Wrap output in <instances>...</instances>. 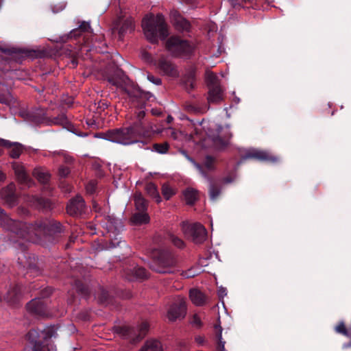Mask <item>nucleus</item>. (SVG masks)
I'll return each instance as SVG.
<instances>
[{"label": "nucleus", "instance_id": "obj_29", "mask_svg": "<svg viewBox=\"0 0 351 351\" xmlns=\"http://www.w3.org/2000/svg\"><path fill=\"white\" fill-rule=\"evenodd\" d=\"M32 174L35 178L42 184L45 189H48V182L50 180V174L41 167H36L34 169Z\"/></svg>", "mask_w": 351, "mask_h": 351}, {"label": "nucleus", "instance_id": "obj_18", "mask_svg": "<svg viewBox=\"0 0 351 351\" xmlns=\"http://www.w3.org/2000/svg\"><path fill=\"white\" fill-rule=\"evenodd\" d=\"M134 28V21L132 18L124 20L119 19L114 24L113 31L118 33L119 39H122L127 32H132Z\"/></svg>", "mask_w": 351, "mask_h": 351}, {"label": "nucleus", "instance_id": "obj_61", "mask_svg": "<svg viewBox=\"0 0 351 351\" xmlns=\"http://www.w3.org/2000/svg\"><path fill=\"white\" fill-rule=\"evenodd\" d=\"M93 208L96 213H101V208L95 203L93 204Z\"/></svg>", "mask_w": 351, "mask_h": 351}, {"label": "nucleus", "instance_id": "obj_22", "mask_svg": "<svg viewBox=\"0 0 351 351\" xmlns=\"http://www.w3.org/2000/svg\"><path fill=\"white\" fill-rule=\"evenodd\" d=\"M15 184L10 183L6 187L0 191L1 198L10 206H13L17 200V196L15 193Z\"/></svg>", "mask_w": 351, "mask_h": 351}, {"label": "nucleus", "instance_id": "obj_2", "mask_svg": "<svg viewBox=\"0 0 351 351\" xmlns=\"http://www.w3.org/2000/svg\"><path fill=\"white\" fill-rule=\"evenodd\" d=\"M0 227L11 232L19 239L34 234L38 238L50 243L57 242L64 233L62 223L53 219H45L34 223L13 220L0 208Z\"/></svg>", "mask_w": 351, "mask_h": 351}, {"label": "nucleus", "instance_id": "obj_6", "mask_svg": "<svg viewBox=\"0 0 351 351\" xmlns=\"http://www.w3.org/2000/svg\"><path fill=\"white\" fill-rule=\"evenodd\" d=\"M166 48L172 56L189 59L194 54L195 47L187 40L179 36H171L166 42Z\"/></svg>", "mask_w": 351, "mask_h": 351}, {"label": "nucleus", "instance_id": "obj_25", "mask_svg": "<svg viewBox=\"0 0 351 351\" xmlns=\"http://www.w3.org/2000/svg\"><path fill=\"white\" fill-rule=\"evenodd\" d=\"M173 24L175 28L180 32H189L191 30V23L179 13L176 12L173 15Z\"/></svg>", "mask_w": 351, "mask_h": 351}, {"label": "nucleus", "instance_id": "obj_8", "mask_svg": "<svg viewBox=\"0 0 351 351\" xmlns=\"http://www.w3.org/2000/svg\"><path fill=\"white\" fill-rule=\"evenodd\" d=\"M149 328L148 323L143 322L137 328L128 326H118L116 328V332L123 338L128 339L131 343L135 344L141 341L146 336Z\"/></svg>", "mask_w": 351, "mask_h": 351}, {"label": "nucleus", "instance_id": "obj_60", "mask_svg": "<svg viewBox=\"0 0 351 351\" xmlns=\"http://www.w3.org/2000/svg\"><path fill=\"white\" fill-rule=\"evenodd\" d=\"M93 208L96 213H101V208L95 203L93 204Z\"/></svg>", "mask_w": 351, "mask_h": 351}, {"label": "nucleus", "instance_id": "obj_31", "mask_svg": "<svg viewBox=\"0 0 351 351\" xmlns=\"http://www.w3.org/2000/svg\"><path fill=\"white\" fill-rule=\"evenodd\" d=\"M189 297L192 302L196 306H202L206 303L205 295L197 289L190 290Z\"/></svg>", "mask_w": 351, "mask_h": 351}, {"label": "nucleus", "instance_id": "obj_21", "mask_svg": "<svg viewBox=\"0 0 351 351\" xmlns=\"http://www.w3.org/2000/svg\"><path fill=\"white\" fill-rule=\"evenodd\" d=\"M0 145L8 149L9 156L14 159L19 158L23 152L24 147L22 144L8 140L0 139Z\"/></svg>", "mask_w": 351, "mask_h": 351}, {"label": "nucleus", "instance_id": "obj_10", "mask_svg": "<svg viewBox=\"0 0 351 351\" xmlns=\"http://www.w3.org/2000/svg\"><path fill=\"white\" fill-rule=\"evenodd\" d=\"M182 230L184 234L191 237L195 243H203L207 237V230L203 225L199 223L193 224L182 222Z\"/></svg>", "mask_w": 351, "mask_h": 351}, {"label": "nucleus", "instance_id": "obj_23", "mask_svg": "<svg viewBox=\"0 0 351 351\" xmlns=\"http://www.w3.org/2000/svg\"><path fill=\"white\" fill-rule=\"evenodd\" d=\"M196 68L190 66L182 78V82L186 90L190 93L195 88Z\"/></svg>", "mask_w": 351, "mask_h": 351}, {"label": "nucleus", "instance_id": "obj_46", "mask_svg": "<svg viewBox=\"0 0 351 351\" xmlns=\"http://www.w3.org/2000/svg\"><path fill=\"white\" fill-rule=\"evenodd\" d=\"M169 239L175 246L179 248H182L184 245V241L181 239L172 234L169 235Z\"/></svg>", "mask_w": 351, "mask_h": 351}, {"label": "nucleus", "instance_id": "obj_35", "mask_svg": "<svg viewBox=\"0 0 351 351\" xmlns=\"http://www.w3.org/2000/svg\"><path fill=\"white\" fill-rule=\"evenodd\" d=\"M139 351H163L161 343L158 340H147Z\"/></svg>", "mask_w": 351, "mask_h": 351}, {"label": "nucleus", "instance_id": "obj_5", "mask_svg": "<svg viewBox=\"0 0 351 351\" xmlns=\"http://www.w3.org/2000/svg\"><path fill=\"white\" fill-rule=\"evenodd\" d=\"M176 255L168 250H157L153 252L149 268L158 274H173L177 270Z\"/></svg>", "mask_w": 351, "mask_h": 351}, {"label": "nucleus", "instance_id": "obj_9", "mask_svg": "<svg viewBox=\"0 0 351 351\" xmlns=\"http://www.w3.org/2000/svg\"><path fill=\"white\" fill-rule=\"evenodd\" d=\"M208 105L219 104L224 99V90L221 86L216 75L211 74L208 76Z\"/></svg>", "mask_w": 351, "mask_h": 351}, {"label": "nucleus", "instance_id": "obj_62", "mask_svg": "<svg viewBox=\"0 0 351 351\" xmlns=\"http://www.w3.org/2000/svg\"><path fill=\"white\" fill-rule=\"evenodd\" d=\"M5 178V174L0 170V181H3Z\"/></svg>", "mask_w": 351, "mask_h": 351}, {"label": "nucleus", "instance_id": "obj_54", "mask_svg": "<svg viewBox=\"0 0 351 351\" xmlns=\"http://www.w3.org/2000/svg\"><path fill=\"white\" fill-rule=\"evenodd\" d=\"M234 177L232 175H228L223 178V182L226 184L231 183L234 181Z\"/></svg>", "mask_w": 351, "mask_h": 351}, {"label": "nucleus", "instance_id": "obj_16", "mask_svg": "<svg viewBox=\"0 0 351 351\" xmlns=\"http://www.w3.org/2000/svg\"><path fill=\"white\" fill-rule=\"evenodd\" d=\"M26 118L29 121L36 125L40 124L47 125L49 117H47V110L45 108H39L27 112Z\"/></svg>", "mask_w": 351, "mask_h": 351}, {"label": "nucleus", "instance_id": "obj_63", "mask_svg": "<svg viewBox=\"0 0 351 351\" xmlns=\"http://www.w3.org/2000/svg\"><path fill=\"white\" fill-rule=\"evenodd\" d=\"M173 121V117L171 115H169L167 118V121L168 123H171Z\"/></svg>", "mask_w": 351, "mask_h": 351}, {"label": "nucleus", "instance_id": "obj_51", "mask_svg": "<svg viewBox=\"0 0 351 351\" xmlns=\"http://www.w3.org/2000/svg\"><path fill=\"white\" fill-rule=\"evenodd\" d=\"M147 80L156 85H160L162 83V80L160 78L155 77L151 73L147 74Z\"/></svg>", "mask_w": 351, "mask_h": 351}, {"label": "nucleus", "instance_id": "obj_20", "mask_svg": "<svg viewBox=\"0 0 351 351\" xmlns=\"http://www.w3.org/2000/svg\"><path fill=\"white\" fill-rule=\"evenodd\" d=\"M27 202L34 208L47 211L52 209V202L48 198L38 195H31L27 199Z\"/></svg>", "mask_w": 351, "mask_h": 351}, {"label": "nucleus", "instance_id": "obj_48", "mask_svg": "<svg viewBox=\"0 0 351 351\" xmlns=\"http://www.w3.org/2000/svg\"><path fill=\"white\" fill-rule=\"evenodd\" d=\"M27 273H30L31 274L34 275H38L41 274V271L40 269V267L36 264L29 263L28 266Z\"/></svg>", "mask_w": 351, "mask_h": 351}, {"label": "nucleus", "instance_id": "obj_37", "mask_svg": "<svg viewBox=\"0 0 351 351\" xmlns=\"http://www.w3.org/2000/svg\"><path fill=\"white\" fill-rule=\"evenodd\" d=\"M69 123L66 116L63 113L59 114L57 117H49L47 125H65Z\"/></svg>", "mask_w": 351, "mask_h": 351}, {"label": "nucleus", "instance_id": "obj_24", "mask_svg": "<svg viewBox=\"0 0 351 351\" xmlns=\"http://www.w3.org/2000/svg\"><path fill=\"white\" fill-rule=\"evenodd\" d=\"M21 295V287L16 284L10 287L6 294L3 296V299L10 304H15L19 301Z\"/></svg>", "mask_w": 351, "mask_h": 351}, {"label": "nucleus", "instance_id": "obj_45", "mask_svg": "<svg viewBox=\"0 0 351 351\" xmlns=\"http://www.w3.org/2000/svg\"><path fill=\"white\" fill-rule=\"evenodd\" d=\"M162 194L166 199H169L175 193L169 185L165 184L162 186Z\"/></svg>", "mask_w": 351, "mask_h": 351}, {"label": "nucleus", "instance_id": "obj_1", "mask_svg": "<svg viewBox=\"0 0 351 351\" xmlns=\"http://www.w3.org/2000/svg\"><path fill=\"white\" fill-rule=\"evenodd\" d=\"M106 78L110 84L122 89L131 98L134 105L138 106V109L134 112L136 119L130 125L108 130L106 132L99 133V136L106 140L123 145L138 142L139 139L148 134L143 121L145 116L143 108L145 104V99L147 97L145 93L139 88H128L130 83L129 78L121 69H115L112 73L108 74Z\"/></svg>", "mask_w": 351, "mask_h": 351}, {"label": "nucleus", "instance_id": "obj_58", "mask_svg": "<svg viewBox=\"0 0 351 351\" xmlns=\"http://www.w3.org/2000/svg\"><path fill=\"white\" fill-rule=\"evenodd\" d=\"M152 114L154 116H160L162 114V111L160 109L153 108L152 110Z\"/></svg>", "mask_w": 351, "mask_h": 351}, {"label": "nucleus", "instance_id": "obj_42", "mask_svg": "<svg viewBox=\"0 0 351 351\" xmlns=\"http://www.w3.org/2000/svg\"><path fill=\"white\" fill-rule=\"evenodd\" d=\"M169 147V144L167 141L156 143L152 145V151H154L160 154H165L168 153Z\"/></svg>", "mask_w": 351, "mask_h": 351}, {"label": "nucleus", "instance_id": "obj_30", "mask_svg": "<svg viewBox=\"0 0 351 351\" xmlns=\"http://www.w3.org/2000/svg\"><path fill=\"white\" fill-rule=\"evenodd\" d=\"M82 33H93V29L90 27V23L86 21H82L80 25L77 28L73 29L70 34V38H78Z\"/></svg>", "mask_w": 351, "mask_h": 351}, {"label": "nucleus", "instance_id": "obj_14", "mask_svg": "<svg viewBox=\"0 0 351 351\" xmlns=\"http://www.w3.org/2000/svg\"><path fill=\"white\" fill-rule=\"evenodd\" d=\"M86 205L82 197L77 195L72 198L66 206V212L74 217L81 215L85 212Z\"/></svg>", "mask_w": 351, "mask_h": 351}, {"label": "nucleus", "instance_id": "obj_19", "mask_svg": "<svg viewBox=\"0 0 351 351\" xmlns=\"http://www.w3.org/2000/svg\"><path fill=\"white\" fill-rule=\"evenodd\" d=\"M157 67L165 74L170 77L178 76L176 66L170 60L164 57H160L157 62Z\"/></svg>", "mask_w": 351, "mask_h": 351}, {"label": "nucleus", "instance_id": "obj_38", "mask_svg": "<svg viewBox=\"0 0 351 351\" xmlns=\"http://www.w3.org/2000/svg\"><path fill=\"white\" fill-rule=\"evenodd\" d=\"M134 203L138 211H146L147 202L141 193H137L134 196Z\"/></svg>", "mask_w": 351, "mask_h": 351}, {"label": "nucleus", "instance_id": "obj_13", "mask_svg": "<svg viewBox=\"0 0 351 351\" xmlns=\"http://www.w3.org/2000/svg\"><path fill=\"white\" fill-rule=\"evenodd\" d=\"M11 165L16 180L20 184L27 186V187H30L34 184V181L29 177L22 163L19 162H13L11 163Z\"/></svg>", "mask_w": 351, "mask_h": 351}, {"label": "nucleus", "instance_id": "obj_59", "mask_svg": "<svg viewBox=\"0 0 351 351\" xmlns=\"http://www.w3.org/2000/svg\"><path fill=\"white\" fill-rule=\"evenodd\" d=\"M219 297H223L224 295H226V289H223V288H221V289L219 290Z\"/></svg>", "mask_w": 351, "mask_h": 351}, {"label": "nucleus", "instance_id": "obj_55", "mask_svg": "<svg viewBox=\"0 0 351 351\" xmlns=\"http://www.w3.org/2000/svg\"><path fill=\"white\" fill-rule=\"evenodd\" d=\"M206 341L205 338L202 336H197L195 337V342L199 345H204Z\"/></svg>", "mask_w": 351, "mask_h": 351}, {"label": "nucleus", "instance_id": "obj_12", "mask_svg": "<svg viewBox=\"0 0 351 351\" xmlns=\"http://www.w3.org/2000/svg\"><path fill=\"white\" fill-rule=\"evenodd\" d=\"M247 159H254L269 162H276L279 160L278 157L273 156L266 151L256 149H249L245 150L244 154H241V161Z\"/></svg>", "mask_w": 351, "mask_h": 351}, {"label": "nucleus", "instance_id": "obj_15", "mask_svg": "<svg viewBox=\"0 0 351 351\" xmlns=\"http://www.w3.org/2000/svg\"><path fill=\"white\" fill-rule=\"evenodd\" d=\"M27 310L39 317H45L48 314L47 304L40 298H34L29 302L27 304Z\"/></svg>", "mask_w": 351, "mask_h": 351}, {"label": "nucleus", "instance_id": "obj_33", "mask_svg": "<svg viewBox=\"0 0 351 351\" xmlns=\"http://www.w3.org/2000/svg\"><path fill=\"white\" fill-rule=\"evenodd\" d=\"M232 136V134L229 132L225 133L223 136L219 135L214 138V144L219 149H224L229 144V141Z\"/></svg>", "mask_w": 351, "mask_h": 351}, {"label": "nucleus", "instance_id": "obj_56", "mask_svg": "<svg viewBox=\"0 0 351 351\" xmlns=\"http://www.w3.org/2000/svg\"><path fill=\"white\" fill-rule=\"evenodd\" d=\"M230 2L232 5V6L234 8H239V7H241L243 6L240 3H239V0H230Z\"/></svg>", "mask_w": 351, "mask_h": 351}, {"label": "nucleus", "instance_id": "obj_28", "mask_svg": "<svg viewBox=\"0 0 351 351\" xmlns=\"http://www.w3.org/2000/svg\"><path fill=\"white\" fill-rule=\"evenodd\" d=\"M0 51L8 54L10 56L11 58L16 60L18 62H21L23 58L27 57L29 56V53L27 51L17 49L15 48H5L0 47Z\"/></svg>", "mask_w": 351, "mask_h": 351}, {"label": "nucleus", "instance_id": "obj_64", "mask_svg": "<svg viewBox=\"0 0 351 351\" xmlns=\"http://www.w3.org/2000/svg\"><path fill=\"white\" fill-rule=\"evenodd\" d=\"M19 245H21V250L23 251H25L26 250V246L23 243H19Z\"/></svg>", "mask_w": 351, "mask_h": 351}, {"label": "nucleus", "instance_id": "obj_40", "mask_svg": "<svg viewBox=\"0 0 351 351\" xmlns=\"http://www.w3.org/2000/svg\"><path fill=\"white\" fill-rule=\"evenodd\" d=\"M145 191L151 197L154 198L158 203L160 202L161 198L156 184L152 182L147 183L145 186Z\"/></svg>", "mask_w": 351, "mask_h": 351}, {"label": "nucleus", "instance_id": "obj_11", "mask_svg": "<svg viewBox=\"0 0 351 351\" xmlns=\"http://www.w3.org/2000/svg\"><path fill=\"white\" fill-rule=\"evenodd\" d=\"M187 158L193 163L194 167L205 180L214 178L211 173L216 169L215 158L212 156L207 155L205 156L202 163L195 162V160L189 156H187Z\"/></svg>", "mask_w": 351, "mask_h": 351}, {"label": "nucleus", "instance_id": "obj_49", "mask_svg": "<svg viewBox=\"0 0 351 351\" xmlns=\"http://www.w3.org/2000/svg\"><path fill=\"white\" fill-rule=\"evenodd\" d=\"M53 289L51 287H46L40 291V297L38 298H40L41 300L47 298L51 295Z\"/></svg>", "mask_w": 351, "mask_h": 351}, {"label": "nucleus", "instance_id": "obj_4", "mask_svg": "<svg viewBox=\"0 0 351 351\" xmlns=\"http://www.w3.org/2000/svg\"><path fill=\"white\" fill-rule=\"evenodd\" d=\"M57 335L55 326H42L30 330L26 335L30 348L26 347L24 351H48V341Z\"/></svg>", "mask_w": 351, "mask_h": 351}, {"label": "nucleus", "instance_id": "obj_27", "mask_svg": "<svg viewBox=\"0 0 351 351\" xmlns=\"http://www.w3.org/2000/svg\"><path fill=\"white\" fill-rule=\"evenodd\" d=\"M222 330L223 328L221 326L220 320L218 319L217 322L214 325L215 339L216 341L215 351H227L225 349L226 341L222 339Z\"/></svg>", "mask_w": 351, "mask_h": 351}, {"label": "nucleus", "instance_id": "obj_36", "mask_svg": "<svg viewBox=\"0 0 351 351\" xmlns=\"http://www.w3.org/2000/svg\"><path fill=\"white\" fill-rule=\"evenodd\" d=\"M184 197L186 204L193 205L198 199L197 191L189 188L184 191Z\"/></svg>", "mask_w": 351, "mask_h": 351}, {"label": "nucleus", "instance_id": "obj_17", "mask_svg": "<svg viewBox=\"0 0 351 351\" xmlns=\"http://www.w3.org/2000/svg\"><path fill=\"white\" fill-rule=\"evenodd\" d=\"M186 302L183 300H180L178 302L173 303L170 306L167 316L170 321L173 322L177 319L184 318L186 315Z\"/></svg>", "mask_w": 351, "mask_h": 351}, {"label": "nucleus", "instance_id": "obj_52", "mask_svg": "<svg viewBox=\"0 0 351 351\" xmlns=\"http://www.w3.org/2000/svg\"><path fill=\"white\" fill-rule=\"evenodd\" d=\"M335 330L339 333L343 334L344 335H347V330H346L345 324L343 322L338 324L336 326Z\"/></svg>", "mask_w": 351, "mask_h": 351}, {"label": "nucleus", "instance_id": "obj_32", "mask_svg": "<svg viewBox=\"0 0 351 351\" xmlns=\"http://www.w3.org/2000/svg\"><path fill=\"white\" fill-rule=\"evenodd\" d=\"M185 109L189 112L204 114L208 110L209 106L208 105L200 104L199 102L186 103Z\"/></svg>", "mask_w": 351, "mask_h": 351}, {"label": "nucleus", "instance_id": "obj_39", "mask_svg": "<svg viewBox=\"0 0 351 351\" xmlns=\"http://www.w3.org/2000/svg\"><path fill=\"white\" fill-rule=\"evenodd\" d=\"M130 271L134 278L144 280L148 278V271L144 267L136 266Z\"/></svg>", "mask_w": 351, "mask_h": 351}, {"label": "nucleus", "instance_id": "obj_44", "mask_svg": "<svg viewBox=\"0 0 351 351\" xmlns=\"http://www.w3.org/2000/svg\"><path fill=\"white\" fill-rule=\"evenodd\" d=\"M12 100L11 93L8 89L0 88V103L4 104H10Z\"/></svg>", "mask_w": 351, "mask_h": 351}, {"label": "nucleus", "instance_id": "obj_47", "mask_svg": "<svg viewBox=\"0 0 351 351\" xmlns=\"http://www.w3.org/2000/svg\"><path fill=\"white\" fill-rule=\"evenodd\" d=\"M70 173V169L66 166L62 165L58 169V174L62 178H66Z\"/></svg>", "mask_w": 351, "mask_h": 351}, {"label": "nucleus", "instance_id": "obj_43", "mask_svg": "<svg viewBox=\"0 0 351 351\" xmlns=\"http://www.w3.org/2000/svg\"><path fill=\"white\" fill-rule=\"evenodd\" d=\"M98 297L99 303L104 305H108L112 300L109 293L104 289H100Z\"/></svg>", "mask_w": 351, "mask_h": 351}, {"label": "nucleus", "instance_id": "obj_34", "mask_svg": "<svg viewBox=\"0 0 351 351\" xmlns=\"http://www.w3.org/2000/svg\"><path fill=\"white\" fill-rule=\"evenodd\" d=\"M131 221L134 225H142L149 221V217L146 211H138L132 215Z\"/></svg>", "mask_w": 351, "mask_h": 351}, {"label": "nucleus", "instance_id": "obj_53", "mask_svg": "<svg viewBox=\"0 0 351 351\" xmlns=\"http://www.w3.org/2000/svg\"><path fill=\"white\" fill-rule=\"evenodd\" d=\"M192 323L198 328H200L202 326V322L197 315L193 316Z\"/></svg>", "mask_w": 351, "mask_h": 351}, {"label": "nucleus", "instance_id": "obj_57", "mask_svg": "<svg viewBox=\"0 0 351 351\" xmlns=\"http://www.w3.org/2000/svg\"><path fill=\"white\" fill-rule=\"evenodd\" d=\"M201 133V130L197 128H195L193 130L191 133V136L193 137L194 136H199Z\"/></svg>", "mask_w": 351, "mask_h": 351}, {"label": "nucleus", "instance_id": "obj_50", "mask_svg": "<svg viewBox=\"0 0 351 351\" xmlns=\"http://www.w3.org/2000/svg\"><path fill=\"white\" fill-rule=\"evenodd\" d=\"M86 191L92 194L96 190V182L93 180L90 181L86 186Z\"/></svg>", "mask_w": 351, "mask_h": 351}, {"label": "nucleus", "instance_id": "obj_41", "mask_svg": "<svg viewBox=\"0 0 351 351\" xmlns=\"http://www.w3.org/2000/svg\"><path fill=\"white\" fill-rule=\"evenodd\" d=\"M74 287L77 293L81 294L84 297H88L90 294V291L88 287L81 280H74Z\"/></svg>", "mask_w": 351, "mask_h": 351}, {"label": "nucleus", "instance_id": "obj_26", "mask_svg": "<svg viewBox=\"0 0 351 351\" xmlns=\"http://www.w3.org/2000/svg\"><path fill=\"white\" fill-rule=\"evenodd\" d=\"M206 180L209 183L208 194L210 199L215 202L221 195V184L215 178Z\"/></svg>", "mask_w": 351, "mask_h": 351}, {"label": "nucleus", "instance_id": "obj_7", "mask_svg": "<svg viewBox=\"0 0 351 351\" xmlns=\"http://www.w3.org/2000/svg\"><path fill=\"white\" fill-rule=\"evenodd\" d=\"M110 234V241L108 248H115L122 243L121 238L118 237L119 233L123 230L124 226L121 219L114 215H107L101 222ZM125 243L124 241H123Z\"/></svg>", "mask_w": 351, "mask_h": 351}, {"label": "nucleus", "instance_id": "obj_3", "mask_svg": "<svg viewBox=\"0 0 351 351\" xmlns=\"http://www.w3.org/2000/svg\"><path fill=\"white\" fill-rule=\"evenodd\" d=\"M142 27L145 37L152 43H157L158 38L165 40L169 36L167 24L161 14L145 17Z\"/></svg>", "mask_w": 351, "mask_h": 351}]
</instances>
